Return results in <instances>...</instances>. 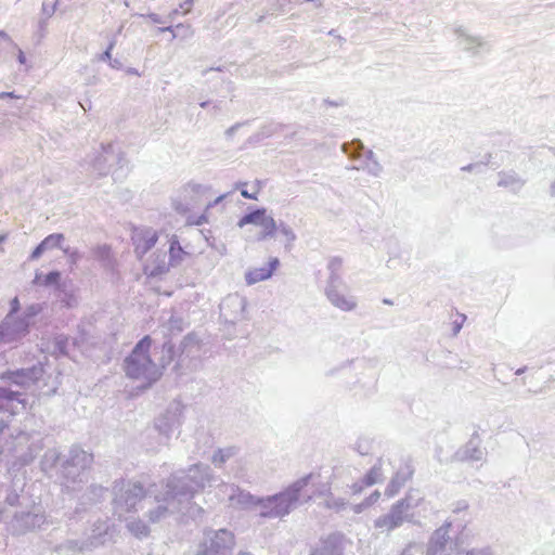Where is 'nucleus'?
Returning <instances> with one entry per match:
<instances>
[{"mask_svg":"<svg viewBox=\"0 0 555 555\" xmlns=\"http://www.w3.org/2000/svg\"><path fill=\"white\" fill-rule=\"evenodd\" d=\"M153 344L146 335L138 341L131 353L125 359V373L129 378L140 380L143 388L150 387L162 376V371L153 362L150 350Z\"/></svg>","mask_w":555,"mask_h":555,"instance_id":"1","label":"nucleus"},{"mask_svg":"<svg viewBox=\"0 0 555 555\" xmlns=\"http://www.w3.org/2000/svg\"><path fill=\"white\" fill-rule=\"evenodd\" d=\"M255 224L260 230L257 233V240L263 241L268 237H271L276 232V224L274 219L267 215L266 209H257L255 211H251L250 214L245 215L238 222L240 227H243L245 224Z\"/></svg>","mask_w":555,"mask_h":555,"instance_id":"2","label":"nucleus"},{"mask_svg":"<svg viewBox=\"0 0 555 555\" xmlns=\"http://www.w3.org/2000/svg\"><path fill=\"white\" fill-rule=\"evenodd\" d=\"M406 506L408 505H405L404 502H399L393 506L388 515L378 518L375 522V526L386 531H391L392 529L399 527L403 522V509Z\"/></svg>","mask_w":555,"mask_h":555,"instance_id":"3","label":"nucleus"},{"mask_svg":"<svg viewBox=\"0 0 555 555\" xmlns=\"http://www.w3.org/2000/svg\"><path fill=\"white\" fill-rule=\"evenodd\" d=\"M278 266H279V259L272 258V259H270L268 266L260 267V268H254V269L249 270L245 275L247 284L250 285V284H255V283L268 280L269 278H271L273 272L276 270Z\"/></svg>","mask_w":555,"mask_h":555,"instance_id":"4","label":"nucleus"},{"mask_svg":"<svg viewBox=\"0 0 555 555\" xmlns=\"http://www.w3.org/2000/svg\"><path fill=\"white\" fill-rule=\"evenodd\" d=\"M326 296L340 310L350 311L356 308V301L346 294H343L336 286H330L326 291Z\"/></svg>","mask_w":555,"mask_h":555,"instance_id":"5","label":"nucleus"},{"mask_svg":"<svg viewBox=\"0 0 555 555\" xmlns=\"http://www.w3.org/2000/svg\"><path fill=\"white\" fill-rule=\"evenodd\" d=\"M64 242V235L61 233H53L48 235L31 253V259H38L44 251L61 247Z\"/></svg>","mask_w":555,"mask_h":555,"instance_id":"6","label":"nucleus"},{"mask_svg":"<svg viewBox=\"0 0 555 555\" xmlns=\"http://www.w3.org/2000/svg\"><path fill=\"white\" fill-rule=\"evenodd\" d=\"M299 489L294 488L289 489L279 495L273 498V502L275 507H285V512L298 500L299 498Z\"/></svg>","mask_w":555,"mask_h":555,"instance_id":"7","label":"nucleus"},{"mask_svg":"<svg viewBox=\"0 0 555 555\" xmlns=\"http://www.w3.org/2000/svg\"><path fill=\"white\" fill-rule=\"evenodd\" d=\"M157 234L155 232H151L147 234L145 238H140L137 243L135 250L140 254H145L149 249H151L157 242Z\"/></svg>","mask_w":555,"mask_h":555,"instance_id":"8","label":"nucleus"},{"mask_svg":"<svg viewBox=\"0 0 555 555\" xmlns=\"http://www.w3.org/2000/svg\"><path fill=\"white\" fill-rule=\"evenodd\" d=\"M60 280H61V273L57 271H52L44 276L37 274L34 280V283H36L38 285H43V286H49L52 284L59 285Z\"/></svg>","mask_w":555,"mask_h":555,"instance_id":"9","label":"nucleus"},{"mask_svg":"<svg viewBox=\"0 0 555 555\" xmlns=\"http://www.w3.org/2000/svg\"><path fill=\"white\" fill-rule=\"evenodd\" d=\"M184 254L185 253H184L183 248L181 247L179 241L176 238L172 240L170 243V248H169L170 259L180 261V260H182Z\"/></svg>","mask_w":555,"mask_h":555,"instance_id":"10","label":"nucleus"},{"mask_svg":"<svg viewBox=\"0 0 555 555\" xmlns=\"http://www.w3.org/2000/svg\"><path fill=\"white\" fill-rule=\"evenodd\" d=\"M343 267V260L341 258L334 257L328 261V269L332 273V280H336L338 272L340 271Z\"/></svg>","mask_w":555,"mask_h":555,"instance_id":"11","label":"nucleus"},{"mask_svg":"<svg viewBox=\"0 0 555 555\" xmlns=\"http://www.w3.org/2000/svg\"><path fill=\"white\" fill-rule=\"evenodd\" d=\"M15 393L11 392L4 388H0V402L3 400L12 401L15 399Z\"/></svg>","mask_w":555,"mask_h":555,"instance_id":"12","label":"nucleus"},{"mask_svg":"<svg viewBox=\"0 0 555 555\" xmlns=\"http://www.w3.org/2000/svg\"><path fill=\"white\" fill-rule=\"evenodd\" d=\"M457 318H459V320H455L453 323V333L454 334H456L461 330L462 324L466 319V317L463 314L459 315Z\"/></svg>","mask_w":555,"mask_h":555,"instance_id":"13","label":"nucleus"},{"mask_svg":"<svg viewBox=\"0 0 555 555\" xmlns=\"http://www.w3.org/2000/svg\"><path fill=\"white\" fill-rule=\"evenodd\" d=\"M241 195H242L243 197H245V198L257 199V194H256V193L251 194V193H249V192H248V191H246V190H243V191L241 192Z\"/></svg>","mask_w":555,"mask_h":555,"instance_id":"14","label":"nucleus"},{"mask_svg":"<svg viewBox=\"0 0 555 555\" xmlns=\"http://www.w3.org/2000/svg\"><path fill=\"white\" fill-rule=\"evenodd\" d=\"M5 96H8V98H17L12 92H2V93H0V98H5Z\"/></svg>","mask_w":555,"mask_h":555,"instance_id":"15","label":"nucleus"},{"mask_svg":"<svg viewBox=\"0 0 555 555\" xmlns=\"http://www.w3.org/2000/svg\"><path fill=\"white\" fill-rule=\"evenodd\" d=\"M184 4H185V12H189L193 5V0H186Z\"/></svg>","mask_w":555,"mask_h":555,"instance_id":"16","label":"nucleus"},{"mask_svg":"<svg viewBox=\"0 0 555 555\" xmlns=\"http://www.w3.org/2000/svg\"><path fill=\"white\" fill-rule=\"evenodd\" d=\"M12 306H13V309L16 310L17 307H18V299L17 298H14L13 301H12Z\"/></svg>","mask_w":555,"mask_h":555,"instance_id":"17","label":"nucleus"},{"mask_svg":"<svg viewBox=\"0 0 555 555\" xmlns=\"http://www.w3.org/2000/svg\"><path fill=\"white\" fill-rule=\"evenodd\" d=\"M18 374H20L18 372H11V373L9 374V377H10V378H13L14 376H17Z\"/></svg>","mask_w":555,"mask_h":555,"instance_id":"18","label":"nucleus"},{"mask_svg":"<svg viewBox=\"0 0 555 555\" xmlns=\"http://www.w3.org/2000/svg\"><path fill=\"white\" fill-rule=\"evenodd\" d=\"M205 221V217H201V219L196 222V224H202Z\"/></svg>","mask_w":555,"mask_h":555,"instance_id":"19","label":"nucleus"},{"mask_svg":"<svg viewBox=\"0 0 555 555\" xmlns=\"http://www.w3.org/2000/svg\"><path fill=\"white\" fill-rule=\"evenodd\" d=\"M373 482H374V480H369L367 485H372Z\"/></svg>","mask_w":555,"mask_h":555,"instance_id":"20","label":"nucleus"}]
</instances>
